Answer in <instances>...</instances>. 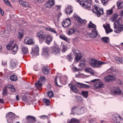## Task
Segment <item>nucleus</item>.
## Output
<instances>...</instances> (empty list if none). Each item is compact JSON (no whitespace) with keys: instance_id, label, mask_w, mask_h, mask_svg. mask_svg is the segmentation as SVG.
<instances>
[{"instance_id":"1","label":"nucleus","mask_w":123,"mask_h":123,"mask_svg":"<svg viewBox=\"0 0 123 123\" xmlns=\"http://www.w3.org/2000/svg\"><path fill=\"white\" fill-rule=\"evenodd\" d=\"M114 27L116 29L114 30L115 32L119 33L123 30V25L121 24V21L119 18L114 23Z\"/></svg>"},{"instance_id":"2","label":"nucleus","mask_w":123,"mask_h":123,"mask_svg":"<svg viewBox=\"0 0 123 123\" xmlns=\"http://www.w3.org/2000/svg\"><path fill=\"white\" fill-rule=\"evenodd\" d=\"M88 26V28H93V29L92 30V31L91 33H89L90 37L91 38L95 37L98 34V32L96 31V25L90 22Z\"/></svg>"},{"instance_id":"3","label":"nucleus","mask_w":123,"mask_h":123,"mask_svg":"<svg viewBox=\"0 0 123 123\" xmlns=\"http://www.w3.org/2000/svg\"><path fill=\"white\" fill-rule=\"evenodd\" d=\"M90 65L93 67L98 68L105 63L103 62L98 61L94 59H92L90 62Z\"/></svg>"},{"instance_id":"4","label":"nucleus","mask_w":123,"mask_h":123,"mask_svg":"<svg viewBox=\"0 0 123 123\" xmlns=\"http://www.w3.org/2000/svg\"><path fill=\"white\" fill-rule=\"evenodd\" d=\"M91 0H86L81 1L80 3V4L86 9L89 10V8L91 7Z\"/></svg>"},{"instance_id":"5","label":"nucleus","mask_w":123,"mask_h":123,"mask_svg":"<svg viewBox=\"0 0 123 123\" xmlns=\"http://www.w3.org/2000/svg\"><path fill=\"white\" fill-rule=\"evenodd\" d=\"M73 52L75 56L74 62L77 63L81 58V56L80 53L78 50H73Z\"/></svg>"},{"instance_id":"6","label":"nucleus","mask_w":123,"mask_h":123,"mask_svg":"<svg viewBox=\"0 0 123 123\" xmlns=\"http://www.w3.org/2000/svg\"><path fill=\"white\" fill-rule=\"evenodd\" d=\"M94 7L95 9L92 10V11L97 14L98 17H99L101 15L104 14L103 9H100L95 6H94Z\"/></svg>"},{"instance_id":"7","label":"nucleus","mask_w":123,"mask_h":123,"mask_svg":"<svg viewBox=\"0 0 123 123\" xmlns=\"http://www.w3.org/2000/svg\"><path fill=\"white\" fill-rule=\"evenodd\" d=\"M113 119L117 123H123V120L120 116L117 114H114L112 116Z\"/></svg>"},{"instance_id":"8","label":"nucleus","mask_w":123,"mask_h":123,"mask_svg":"<svg viewBox=\"0 0 123 123\" xmlns=\"http://www.w3.org/2000/svg\"><path fill=\"white\" fill-rule=\"evenodd\" d=\"M105 82H110L112 81L116 80V78L115 76L113 74L109 75L104 77Z\"/></svg>"},{"instance_id":"9","label":"nucleus","mask_w":123,"mask_h":123,"mask_svg":"<svg viewBox=\"0 0 123 123\" xmlns=\"http://www.w3.org/2000/svg\"><path fill=\"white\" fill-rule=\"evenodd\" d=\"M9 88L11 91L13 92H14L16 91V90L14 87L11 85H9L6 86L5 88H3V94L5 95L7 93L6 92L7 88Z\"/></svg>"},{"instance_id":"10","label":"nucleus","mask_w":123,"mask_h":123,"mask_svg":"<svg viewBox=\"0 0 123 123\" xmlns=\"http://www.w3.org/2000/svg\"><path fill=\"white\" fill-rule=\"evenodd\" d=\"M62 25L64 28L68 27L71 24L70 19L69 18H66L64 19L62 23Z\"/></svg>"},{"instance_id":"11","label":"nucleus","mask_w":123,"mask_h":123,"mask_svg":"<svg viewBox=\"0 0 123 123\" xmlns=\"http://www.w3.org/2000/svg\"><path fill=\"white\" fill-rule=\"evenodd\" d=\"M51 51L53 54H57L60 53L61 49L58 46L56 45L51 48Z\"/></svg>"},{"instance_id":"12","label":"nucleus","mask_w":123,"mask_h":123,"mask_svg":"<svg viewBox=\"0 0 123 123\" xmlns=\"http://www.w3.org/2000/svg\"><path fill=\"white\" fill-rule=\"evenodd\" d=\"M24 43L28 45L32 44L34 43L33 39L31 38L27 37L25 39Z\"/></svg>"},{"instance_id":"13","label":"nucleus","mask_w":123,"mask_h":123,"mask_svg":"<svg viewBox=\"0 0 123 123\" xmlns=\"http://www.w3.org/2000/svg\"><path fill=\"white\" fill-rule=\"evenodd\" d=\"M54 4V0H49L45 3V6L47 8H49Z\"/></svg>"},{"instance_id":"14","label":"nucleus","mask_w":123,"mask_h":123,"mask_svg":"<svg viewBox=\"0 0 123 123\" xmlns=\"http://www.w3.org/2000/svg\"><path fill=\"white\" fill-rule=\"evenodd\" d=\"M16 117H17V116L14 113L11 112L7 113L6 115V117L7 118H10V119L11 120L14 119Z\"/></svg>"},{"instance_id":"15","label":"nucleus","mask_w":123,"mask_h":123,"mask_svg":"<svg viewBox=\"0 0 123 123\" xmlns=\"http://www.w3.org/2000/svg\"><path fill=\"white\" fill-rule=\"evenodd\" d=\"M76 85L80 88H89L90 87V86L88 85L79 82H77Z\"/></svg>"},{"instance_id":"16","label":"nucleus","mask_w":123,"mask_h":123,"mask_svg":"<svg viewBox=\"0 0 123 123\" xmlns=\"http://www.w3.org/2000/svg\"><path fill=\"white\" fill-rule=\"evenodd\" d=\"M73 7L70 5L68 6L65 9V12L67 15H70L73 12Z\"/></svg>"},{"instance_id":"17","label":"nucleus","mask_w":123,"mask_h":123,"mask_svg":"<svg viewBox=\"0 0 123 123\" xmlns=\"http://www.w3.org/2000/svg\"><path fill=\"white\" fill-rule=\"evenodd\" d=\"M26 117L27 121L28 123H32V122H35L36 121L35 118L33 117L29 116H27Z\"/></svg>"},{"instance_id":"18","label":"nucleus","mask_w":123,"mask_h":123,"mask_svg":"<svg viewBox=\"0 0 123 123\" xmlns=\"http://www.w3.org/2000/svg\"><path fill=\"white\" fill-rule=\"evenodd\" d=\"M19 3L21 6L24 7H29V5L28 3L23 0H20L19 1Z\"/></svg>"},{"instance_id":"19","label":"nucleus","mask_w":123,"mask_h":123,"mask_svg":"<svg viewBox=\"0 0 123 123\" xmlns=\"http://www.w3.org/2000/svg\"><path fill=\"white\" fill-rule=\"evenodd\" d=\"M83 109V108H81L80 109L78 108L77 106L73 107L72 109V113L74 114L75 113V112H76L77 110L80 111H81V109Z\"/></svg>"},{"instance_id":"20","label":"nucleus","mask_w":123,"mask_h":123,"mask_svg":"<svg viewBox=\"0 0 123 123\" xmlns=\"http://www.w3.org/2000/svg\"><path fill=\"white\" fill-rule=\"evenodd\" d=\"M69 86L70 87L71 89L74 92L77 93L78 92V90L72 84H69Z\"/></svg>"},{"instance_id":"21","label":"nucleus","mask_w":123,"mask_h":123,"mask_svg":"<svg viewBox=\"0 0 123 123\" xmlns=\"http://www.w3.org/2000/svg\"><path fill=\"white\" fill-rule=\"evenodd\" d=\"M78 21L79 23V24L83 25L86 23V21L85 19H83L80 18H79Z\"/></svg>"},{"instance_id":"22","label":"nucleus","mask_w":123,"mask_h":123,"mask_svg":"<svg viewBox=\"0 0 123 123\" xmlns=\"http://www.w3.org/2000/svg\"><path fill=\"white\" fill-rule=\"evenodd\" d=\"M95 87L98 88L104 87V85L103 83L100 82H97L95 85Z\"/></svg>"},{"instance_id":"23","label":"nucleus","mask_w":123,"mask_h":123,"mask_svg":"<svg viewBox=\"0 0 123 123\" xmlns=\"http://www.w3.org/2000/svg\"><path fill=\"white\" fill-rule=\"evenodd\" d=\"M18 46L16 44H14L12 49V50L13 53V54H15L18 50Z\"/></svg>"},{"instance_id":"24","label":"nucleus","mask_w":123,"mask_h":123,"mask_svg":"<svg viewBox=\"0 0 123 123\" xmlns=\"http://www.w3.org/2000/svg\"><path fill=\"white\" fill-rule=\"evenodd\" d=\"M35 84L37 89L40 88L42 86L41 81L40 80H38L35 83Z\"/></svg>"},{"instance_id":"25","label":"nucleus","mask_w":123,"mask_h":123,"mask_svg":"<svg viewBox=\"0 0 123 123\" xmlns=\"http://www.w3.org/2000/svg\"><path fill=\"white\" fill-rule=\"evenodd\" d=\"M22 50L23 54H27L28 53V48L26 47L23 46L22 47Z\"/></svg>"},{"instance_id":"26","label":"nucleus","mask_w":123,"mask_h":123,"mask_svg":"<svg viewBox=\"0 0 123 123\" xmlns=\"http://www.w3.org/2000/svg\"><path fill=\"white\" fill-rule=\"evenodd\" d=\"M114 93L115 95H120L122 93V91L118 88H116L114 92Z\"/></svg>"},{"instance_id":"27","label":"nucleus","mask_w":123,"mask_h":123,"mask_svg":"<svg viewBox=\"0 0 123 123\" xmlns=\"http://www.w3.org/2000/svg\"><path fill=\"white\" fill-rule=\"evenodd\" d=\"M39 48L38 47H34L33 50V52L35 55H39Z\"/></svg>"},{"instance_id":"28","label":"nucleus","mask_w":123,"mask_h":123,"mask_svg":"<svg viewBox=\"0 0 123 123\" xmlns=\"http://www.w3.org/2000/svg\"><path fill=\"white\" fill-rule=\"evenodd\" d=\"M14 43V42L13 41H12L9 42L6 47V48L8 50H10L11 49V47L12 45Z\"/></svg>"},{"instance_id":"29","label":"nucleus","mask_w":123,"mask_h":123,"mask_svg":"<svg viewBox=\"0 0 123 123\" xmlns=\"http://www.w3.org/2000/svg\"><path fill=\"white\" fill-rule=\"evenodd\" d=\"M85 71L87 73H90L92 74H94L93 71L90 68H87L85 69Z\"/></svg>"},{"instance_id":"30","label":"nucleus","mask_w":123,"mask_h":123,"mask_svg":"<svg viewBox=\"0 0 123 123\" xmlns=\"http://www.w3.org/2000/svg\"><path fill=\"white\" fill-rule=\"evenodd\" d=\"M67 59L70 62H71L73 59V56L70 53L67 56Z\"/></svg>"},{"instance_id":"31","label":"nucleus","mask_w":123,"mask_h":123,"mask_svg":"<svg viewBox=\"0 0 123 123\" xmlns=\"http://www.w3.org/2000/svg\"><path fill=\"white\" fill-rule=\"evenodd\" d=\"M10 79L12 81H16L17 79V76L14 75H11L10 77Z\"/></svg>"},{"instance_id":"32","label":"nucleus","mask_w":123,"mask_h":123,"mask_svg":"<svg viewBox=\"0 0 123 123\" xmlns=\"http://www.w3.org/2000/svg\"><path fill=\"white\" fill-rule=\"evenodd\" d=\"M118 17V15L117 14H115L112 16L110 19V20L112 22H113L116 20Z\"/></svg>"},{"instance_id":"33","label":"nucleus","mask_w":123,"mask_h":123,"mask_svg":"<svg viewBox=\"0 0 123 123\" xmlns=\"http://www.w3.org/2000/svg\"><path fill=\"white\" fill-rule=\"evenodd\" d=\"M16 61L15 60H12L11 63V67L12 68H15L16 65Z\"/></svg>"},{"instance_id":"34","label":"nucleus","mask_w":123,"mask_h":123,"mask_svg":"<svg viewBox=\"0 0 123 123\" xmlns=\"http://www.w3.org/2000/svg\"><path fill=\"white\" fill-rule=\"evenodd\" d=\"M101 40L102 42L105 43H108V41H109V39L108 37H103L101 38Z\"/></svg>"},{"instance_id":"35","label":"nucleus","mask_w":123,"mask_h":123,"mask_svg":"<svg viewBox=\"0 0 123 123\" xmlns=\"http://www.w3.org/2000/svg\"><path fill=\"white\" fill-rule=\"evenodd\" d=\"M43 31H40V32H38L37 34V36L40 39H42L43 38Z\"/></svg>"},{"instance_id":"36","label":"nucleus","mask_w":123,"mask_h":123,"mask_svg":"<svg viewBox=\"0 0 123 123\" xmlns=\"http://www.w3.org/2000/svg\"><path fill=\"white\" fill-rule=\"evenodd\" d=\"M88 92L83 91L82 92V95L85 98H87L88 96Z\"/></svg>"},{"instance_id":"37","label":"nucleus","mask_w":123,"mask_h":123,"mask_svg":"<svg viewBox=\"0 0 123 123\" xmlns=\"http://www.w3.org/2000/svg\"><path fill=\"white\" fill-rule=\"evenodd\" d=\"M68 123H79V121L77 119L74 118L71 119Z\"/></svg>"},{"instance_id":"38","label":"nucleus","mask_w":123,"mask_h":123,"mask_svg":"<svg viewBox=\"0 0 123 123\" xmlns=\"http://www.w3.org/2000/svg\"><path fill=\"white\" fill-rule=\"evenodd\" d=\"M42 69L43 73L45 74H47L49 73V70L45 67H44L42 68Z\"/></svg>"},{"instance_id":"39","label":"nucleus","mask_w":123,"mask_h":123,"mask_svg":"<svg viewBox=\"0 0 123 123\" xmlns=\"http://www.w3.org/2000/svg\"><path fill=\"white\" fill-rule=\"evenodd\" d=\"M85 62L84 60H81L80 61L79 66L81 68L85 66Z\"/></svg>"},{"instance_id":"40","label":"nucleus","mask_w":123,"mask_h":123,"mask_svg":"<svg viewBox=\"0 0 123 123\" xmlns=\"http://www.w3.org/2000/svg\"><path fill=\"white\" fill-rule=\"evenodd\" d=\"M52 40V39L51 37L49 35L46 39V43L47 44H50Z\"/></svg>"},{"instance_id":"41","label":"nucleus","mask_w":123,"mask_h":123,"mask_svg":"<svg viewBox=\"0 0 123 123\" xmlns=\"http://www.w3.org/2000/svg\"><path fill=\"white\" fill-rule=\"evenodd\" d=\"M43 103H46V105H48L49 104V100L46 99H44L43 100Z\"/></svg>"},{"instance_id":"42","label":"nucleus","mask_w":123,"mask_h":123,"mask_svg":"<svg viewBox=\"0 0 123 123\" xmlns=\"http://www.w3.org/2000/svg\"><path fill=\"white\" fill-rule=\"evenodd\" d=\"M20 31H18V35L19 38H22L24 34V32L23 31L21 32H20Z\"/></svg>"},{"instance_id":"43","label":"nucleus","mask_w":123,"mask_h":123,"mask_svg":"<svg viewBox=\"0 0 123 123\" xmlns=\"http://www.w3.org/2000/svg\"><path fill=\"white\" fill-rule=\"evenodd\" d=\"M43 52L44 53L47 54L48 53L49 51V48L47 47L44 48L43 49Z\"/></svg>"},{"instance_id":"44","label":"nucleus","mask_w":123,"mask_h":123,"mask_svg":"<svg viewBox=\"0 0 123 123\" xmlns=\"http://www.w3.org/2000/svg\"><path fill=\"white\" fill-rule=\"evenodd\" d=\"M43 37H42L43 38H42V39H46L49 35H48V34L44 33L43 32Z\"/></svg>"},{"instance_id":"45","label":"nucleus","mask_w":123,"mask_h":123,"mask_svg":"<svg viewBox=\"0 0 123 123\" xmlns=\"http://www.w3.org/2000/svg\"><path fill=\"white\" fill-rule=\"evenodd\" d=\"M59 79V81L60 79V78H59L58 77H56L55 78V85L58 86H59L58 84L57 83V80L58 79Z\"/></svg>"},{"instance_id":"46","label":"nucleus","mask_w":123,"mask_h":123,"mask_svg":"<svg viewBox=\"0 0 123 123\" xmlns=\"http://www.w3.org/2000/svg\"><path fill=\"white\" fill-rule=\"evenodd\" d=\"M75 31V30L73 29H70L69 30L68 32V34L70 35L73 33Z\"/></svg>"},{"instance_id":"47","label":"nucleus","mask_w":123,"mask_h":123,"mask_svg":"<svg viewBox=\"0 0 123 123\" xmlns=\"http://www.w3.org/2000/svg\"><path fill=\"white\" fill-rule=\"evenodd\" d=\"M6 4L9 6H11V4L8 0H3Z\"/></svg>"},{"instance_id":"48","label":"nucleus","mask_w":123,"mask_h":123,"mask_svg":"<svg viewBox=\"0 0 123 123\" xmlns=\"http://www.w3.org/2000/svg\"><path fill=\"white\" fill-rule=\"evenodd\" d=\"M113 12L112 10L111 9L107 11L106 14L107 15H110Z\"/></svg>"},{"instance_id":"49","label":"nucleus","mask_w":123,"mask_h":123,"mask_svg":"<svg viewBox=\"0 0 123 123\" xmlns=\"http://www.w3.org/2000/svg\"><path fill=\"white\" fill-rule=\"evenodd\" d=\"M60 37L61 39L65 41H67V38L65 36L61 35L60 36Z\"/></svg>"},{"instance_id":"50","label":"nucleus","mask_w":123,"mask_h":123,"mask_svg":"<svg viewBox=\"0 0 123 123\" xmlns=\"http://www.w3.org/2000/svg\"><path fill=\"white\" fill-rule=\"evenodd\" d=\"M115 59L116 61L120 62L122 63V62L123 60L122 59L119 58L118 57H116L115 58Z\"/></svg>"},{"instance_id":"51","label":"nucleus","mask_w":123,"mask_h":123,"mask_svg":"<svg viewBox=\"0 0 123 123\" xmlns=\"http://www.w3.org/2000/svg\"><path fill=\"white\" fill-rule=\"evenodd\" d=\"M48 96L49 97H51L53 95V93L51 91H49L48 92Z\"/></svg>"},{"instance_id":"52","label":"nucleus","mask_w":123,"mask_h":123,"mask_svg":"<svg viewBox=\"0 0 123 123\" xmlns=\"http://www.w3.org/2000/svg\"><path fill=\"white\" fill-rule=\"evenodd\" d=\"M102 2L104 5H105L108 3L109 0H101Z\"/></svg>"},{"instance_id":"53","label":"nucleus","mask_w":123,"mask_h":123,"mask_svg":"<svg viewBox=\"0 0 123 123\" xmlns=\"http://www.w3.org/2000/svg\"><path fill=\"white\" fill-rule=\"evenodd\" d=\"M22 99L25 102H27L28 101H29L28 98L26 97V96H23Z\"/></svg>"},{"instance_id":"54","label":"nucleus","mask_w":123,"mask_h":123,"mask_svg":"<svg viewBox=\"0 0 123 123\" xmlns=\"http://www.w3.org/2000/svg\"><path fill=\"white\" fill-rule=\"evenodd\" d=\"M122 4V2L120 0H119L117 2V6L118 7H120Z\"/></svg>"},{"instance_id":"55","label":"nucleus","mask_w":123,"mask_h":123,"mask_svg":"<svg viewBox=\"0 0 123 123\" xmlns=\"http://www.w3.org/2000/svg\"><path fill=\"white\" fill-rule=\"evenodd\" d=\"M45 77L44 76H42L40 78H39L38 80H40L42 82V81H45Z\"/></svg>"},{"instance_id":"56","label":"nucleus","mask_w":123,"mask_h":123,"mask_svg":"<svg viewBox=\"0 0 123 123\" xmlns=\"http://www.w3.org/2000/svg\"><path fill=\"white\" fill-rule=\"evenodd\" d=\"M50 31L56 34H57L56 32L55 31V30L54 29L51 28V29H50Z\"/></svg>"},{"instance_id":"57","label":"nucleus","mask_w":123,"mask_h":123,"mask_svg":"<svg viewBox=\"0 0 123 123\" xmlns=\"http://www.w3.org/2000/svg\"><path fill=\"white\" fill-rule=\"evenodd\" d=\"M112 30L110 28L109 30H106V32L107 34H108L109 33L112 32Z\"/></svg>"},{"instance_id":"58","label":"nucleus","mask_w":123,"mask_h":123,"mask_svg":"<svg viewBox=\"0 0 123 123\" xmlns=\"http://www.w3.org/2000/svg\"><path fill=\"white\" fill-rule=\"evenodd\" d=\"M66 50V46L64 45H63L62 47V51L64 52Z\"/></svg>"},{"instance_id":"59","label":"nucleus","mask_w":123,"mask_h":123,"mask_svg":"<svg viewBox=\"0 0 123 123\" xmlns=\"http://www.w3.org/2000/svg\"><path fill=\"white\" fill-rule=\"evenodd\" d=\"M0 13L2 15H3L4 14V12L2 10V9H1V8L0 7Z\"/></svg>"},{"instance_id":"60","label":"nucleus","mask_w":123,"mask_h":123,"mask_svg":"<svg viewBox=\"0 0 123 123\" xmlns=\"http://www.w3.org/2000/svg\"><path fill=\"white\" fill-rule=\"evenodd\" d=\"M74 69L75 70V71H79L80 70V69L77 68L76 67H74Z\"/></svg>"},{"instance_id":"61","label":"nucleus","mask_w":123,"mask_h":123,"mask_svg":"<svg viewBox=\"0 0 123 123\" xmlns=\"http://www.w3.org/2000/svg\"><path fill=\"white\" fill-rule=\"evenodd\" d=\"M99 80L98 79H94V80H91V82H95L96 81H97L98 80Z\"/></svg>"},{"instance_id":"62","label":"nucleus","mask_w":123,"mask_h":123,"mask_svg":"<svg viewBox=\"0 0 123 123\" xmlns=\"http://www.w3.org/2000/svg\"><path fill=\"white\" fill-rule=\"evenodd\" d=\"M36 0L37 2L39 3H42L44 1V0Z\"/></svg>"},{"instance_id":"63","label":"nucleus","mask_w":123,"mask_h":123,"mask_svg":"<svg viewBox=\"0 0 123 123\" xmlns=\"http://www.w3.org/2000/svg\"><path fill=\"white\" fill-rule=\"evenodd\" d=\"M120 15L121 16H123V11L122 10L120 12Z\"/></svg>"},{"instance_id":"64","label":"nucleus","mask_w":123,"mask_h":123,"mask_svg":"<svg viewBox=\"0 0 123 123\" xmlns=\"http://www.w3.org/2000/svg\"><path fill=\"white\" fill-rule=\"evenodd\" d=\"M0 103H4L3 100L2 99L0 98Z\"/></svg>"}]
</instances>
